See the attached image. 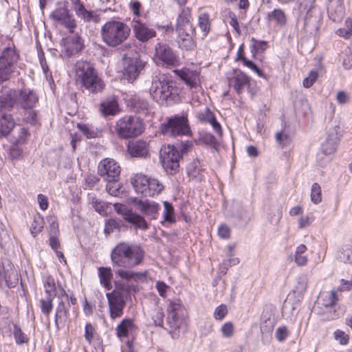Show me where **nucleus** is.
Listing matches in <instances>:
<instances>
[{
	"label": "nucleus",
	"instance_id": "f257e3e1",
	"mask_svg": "<svg viewBox=\"0 0 352 352\" xmlns=\"http://www.w3.org/2000/svg\"><path fill=\"white\" fill-rule=\"evenodd\" d=\"M38 102V96L29 88L9 89L0 95V111H12L14 109L23 111V120L34 124L37 121V113L34 109Z\"/></svg>",
	"mask_w": 352,
	"mask_h": 352
},
{
	"label": "nucleus",
	"instance_id": "f03ea898",
	"mask_svg": "<svg viewBox=\"0 0 352 352\" xmlns=\"http://www.w3.org/2000/svg\"><path fill=\"white\" fill-rule=\"evenodd\" d=\"M144 257V252L140 246L125 242L118 243L111 252L113 266L126 269L140 265Z\"/></svg>",
	"mask_w": 352,
	"mask_h": 352
},
{
	"label": "nucleus",
	"instance_id": "7ed1b4c3",
	"mask_svg": "<svg viewBox=\"0 0 352 352\" xmlns=\"http://www.w3.org/2000/svg\"><path fill=\"white\" fill-rule=\"evenodd\" d=\"M76 82L82 89L91 94L100 93L105 85L98 76L93 64L85 60H78L75 65Z\"/></svg>",
	"mask_w": 352,
	"mask_h": 352
},
{
	"label": "nucleus",
	"instance_id": "20e7f679",
	"mask_svg": "<svg viewBox=\"0 0 352 352\" xmlns=\"http://www.w3.org/2000/svg\"><path fill=\"white\" fill-rule=\"evenodd\" d=\"M130 34V27L118 20L107 21L100 30L101 39L109 47H116L122 45L129 38Z\"/></svg>",
	"mask_w": 352,
	"mask_h": 352
},
{
	"label": "nucleus",
	"instance_id": "39448f33",
	"mask_svg": "<svg viewBox=\"0 0 352 352\" xmlns=\"http://www.w3.org/2000/svg\"><path fill=\"white\" fill-rule=\"evenodd\" d=\"M191 15L189 10H184L177 20L176 32L177 43L183 50L192 51L196 48L195 28L192 24Z\"/></svg>",
	"mask_w": 352,
	"mask_h": 352
},
{
	"label": "nucleus",
	"instance_id": "423d86ee",
	"mask_svg": "<svg viewBox=\"0 0 352 352\" xmlns=\"http://www.w3.org/2000/svg\"><path fill=\"white\" fill-rule=\"evenodd\" d=\"M173 81L155 78L153 80L150 94L158 104L169 105L178 98V89Z\"/></svg>",
	"mask_w": 352,
	"mask_h": 352
},
{
	"label": "nucleus",
	"instance_id": "0eeeda50",
	"mask_svg": "<svg viewBox=\"0 0 352 352\" xmlns=\"http://www.w3.org/2000/svg\"><path fill=\"white\" fill-rule=\"evenodd\" d=\"M144 124L142 120L133 116H125L116 122L115 131L118 138L128 139L137 137L142 133Z\"/></svg>",
	"mask_w": 352,
	"mask_h": 352
},
{
	"label": "nucleus",
	"instance_id": "6e6552de",
	"mask_svg": "<svg viewBox=\"0 0 352 352\" xmlns=\"http://www.w3.org/2000/svg\"><path fill=\"white\" fill-rule=\"evenodd\" d=\"M19 54L14 45L4 47L0 53V83L9 80L15 72Z\"/></svg>",
	"mask_w": 352,
	"mask_h": 352
},
{
	"label": "nucleus",
	"instance_id": "1a4fd4ad",
	"mask_svg": "<svg viewBox=\"0 0 352 352\" xmlns=\"http://www.w3.org/2000/svg\"><path fill=\"white\" fill-rule=\"evenodd\" d=\"M162 134L170 137L190 135L191 130L187 116H175L161 125Z\"/></svg>",
	"mask_w": 352,
	"mask_h": 352
},
{
	"label": "nucleus",
	"instance_id": "9d476101",
	"mask_svg": "<svg viewBox=\"0 0 352 352\" xmlns=\"http://www.w3.org/2000/svg\"><path fill=\"white\" fill-rule=\"evenodd\" d=\"M134 189L144 197H153L162 192L163 185L155 179L148 178L142 174H137L132 181Z\"/></svg>",
	"mask_w": 352,
	"mask_h": 352
},
{
	"label": "nucleus",
	"instance_id": "9b49d317",
	"mask_svg": "<svg viewBox=\"0 0 352 352\" xmlns=\"http://www.w3.org/2000/svg\"><path fill=\"white\" fill-rule=\"evenodd\" d=\"M58 304L55 311V325L57 330L63 328L67 320L69 315V307L75 305L77 300L75 297H69L64 289L58 294Z\"/></svg>",
	"mask_w": 352,
	"mask_h": 352
},
{
	"label": "nucleus",
	"instance_id": "f8f14e48",
	"mask_svg": "<svg viewBox=\"0 0 352 352\" xmlns=\"http://www.w3.org/2000/svg\"><path fill=\"white\" fill-rule=\"evenodd\" d=\"M154 59L158 65L166 67H176L179 63L178 56L165 43H157L155 45Z\"/></svg>",
	"mask_w": 352,
	"mask_h": 352
},
{
	"label": "nucleus",
	"instance_id": "ddd939ff",
	"mask_svg": "<svg viewBox=\"0 0 352 352\" xmlns=\"http://www.w3.org/2000/svg\"><path fill=\"white\" fill-rule=\"evenodd\" d=\"M180 157L179 151L173 145L164 146L160 150L162 164L166 171L170 175L178 171Z\"/></svg>",
	"mask_w": 352,
	"mask_h": 352
},
{
	"label": "nucleus",
	"instance_id": "4468645a",
	"mask_svg": "<svg viewBox=\"0 0 352 352\" xmlns=\"http://www.w3.org/2000/svg\"><path fill=\"white\" fill-rule=\"evenodd\" d=\"M123 65L124 77L133 82L144 68V63L140 60L139 52H135V56H130V54L125 55Z\"/></svg>",
	"mask_w": 352,
	"mask_h": 352
},
{
	"label": "nucleus",
	"instance_id": "2eb2a0df",
	"mask_svg": "<svg viewBox=\"0 0 352 352\" xmlns=\"http://www.w3.org/2000/svg\"><path fill=\"white\" fill-rule=\"evenodd\" d=\"M108 300L109 314L111 320L120 318L124 313L126 302L124 296L120 292L113 291L106 294Z\"/></svg>",
	"mask_w": 352,
	"mask_h": 352
},
{
	"label": "nucleus",
	"instance_id": "dca6fc26",
	"mask_svg": "<svg viewBox=\"0 0 352 352\" xmlns=\"http://www.w3.org/2000/svg\"><path fill=\"white\" fill-rule=\"evenodd\" d=\"M98 174L106 181L118 180L120 166L113 159L105 158L98 164Z\"/></svg>",
	"mask_w": 352,
	"mask_h": 352
},
{
	"label": "nucleus",
	"instance_id": "f3484780",
	"mask_svg": "<svg viewBox=\"0 0 352 352\" xmlns=\"http://www.w3.org/2000/svg\"><path fill=\"white\" fill-rule=\"evenodd\" d=\"M51 16L53 20L67 28L69 32H74L77 23L73 14L70 13L67 8H57L52 12Z\"/></svg>",
	"mask_w": 352,
	"mask_h": 352
},
{
	"label": "nucleus",
	"instance_id": "a211bd4d",
	"mask_svg": "<svg viewBox=\"0 0 352 352\" xmlns=\"http://www.w3.org/2000/svg\"><path fill=\"white\" fill-rule=\"evenodd\" d=\"M131 27L135 38L142 43L148 42L156 36V31L138 19L133 18Z\"/></svg>",
	"mask_w": 352,
	"mask_h": 352
},
{
	"label": "nucleus",
	"instance_id": "6ab92c4d",
	"mask_svg": "<svg viewBox=\"0 0 352 352\" xmlns=\"http://www.w3.org/2000/svg\"><path fill=\"white\" fill-rule=\"evenodd\" d=\"M6 281L9 287H14L19 280L17 272L9 259H3L0 263V281Z\"/></svg>",
	"mask_w": 352,
	"mask_h": 352
},
{
	"label": "nucleus",
	"instance_id": "aec40b11",
	"mask_svg": "<svg viewBox=\"0 0 352 352\" xmlns=\"http://www.w3.org/2000/svg\"><path fill=\"white\" fill-rule=\"evenodd\" d=\"M82 47V39L78 34L67 36L63 40L62 52L66 57L69 58L78 54Z\"/></svg>",
	"mask_w": 352,
	"mask_h": 352
},
{
	"label": "nucleus",
	"instance_id": "412c9836",
	"mask_svg": "<svg viewBox=\"0 0 352 352\" xmlns=\"http://www.w3.org/2000/svg\"><path fill=\"white\" fill-rule=\"evenodd\" d=\"M133 205L146 216L150 217L151 219H155L160 209V205L149 200H142L137 197L131 199Z\"/></svg>",
	"mask_w": 352,
	"mask_h": 352
},
{
	"label": "nucleus",
	"instance_id": "4be33fe9",
	"mask_svg": "<svg viewBox=\"0 0 352 352\" xmlns=\"http://www.w3.org/2000/svg\"><path fill=\"white\" fill-rule=\"evenodd\" d=\"M228 79L229 85L234 88L237 94H241L250 84V78L241 70H234Z\"/></svg>",
	"mask_w": 352,
	"mask_h": 352
},
{
	"label": "nucleus",
	"instance_id": "5701e85b",
	"mask_svg": "<svg viewBox=\"0 0 352 352\" xmlns=\"http://www.w3.org/2000/svg\"><path fill=\"white\" fill-rule=\"evenodd\" d=\"M196 118L203 123H209L213 128L214 131L221 136L223 134L220 123L217 120L214 114L210 109L206 107L203 111L197 113Z\"/></svg>",
	"mask_w": 352,
	"mask_h": 352
},
{
	"label": "nucleus",
	"instance_id": "b1692460",
	"mask_svg": "<svg viewBox=\"0 0 352 352\" xmlns=\"http://www.w3.org/2000/svg\"><path fill=\"white\" fill-rule=\"evenodd\" d=\"M177 75L191 89H197L200 85L199 72L190 68H183L177 71Z\"/></svg>",
	"mask_w": 352,
	"mask_h": 352
},
{
	"label": "nucleus",
	"instance_id": "393cba45",
	"mask_svg": "<svg viewBox=\"0 0 352 352\" xmlns=\"http://www.w3.org/2000/svg\"><path fill=\"white\" fill-rule=\"evenodd\" d=\"M339 135L336 129H331L327 134V137L321 145V151L326 155L335 153L337 150Z\"/></svg>",
	"mask_w": 352,
	"mask_h": 352
},
{
	"label": "nucleus",
	"instance_id": "a878e982",
	"mask_svg": "<svg viewBox=\"0 0 352 352\" xmlns=\"http://www.w3.org/2000/svg\"><path fill=\"white\" fill-rule=\"evenodd\" d=\"M74 10L76 15L85 23H98L100 19L96 12L87 10L80 0H75Z\"/></svg>",
	"mask_w": 352,
	"mask_h": 352
},
{
	"label": "nucleus",
	"instance_id": "bb28decb",
	"mask_svg": "<svg viewBox=\"0 0 352 352\" xmlns=\"http://www.w3.org/2000/svg\"><path fill=\"white\" fill-rule=\"evenodd\" d=\"M327 10L332 21L334 22L340 21L344 15L343 0H329Z\"/></svg>",
	"mask_w": 352,
	"mask_h": 352
},
{
	"label": "nucleus",
	"instance_id": "cd10ccee",
	"mask_svg": "<svg viewBox=\"0 0 352 352\" xmlns=\"http://www.w3.org/2000/svg\"><path fill=\"white\" fill-rule=\"evenodd\" d=\"M184 311L183 305L179 302H171L168 307L167 322L171 329H177L179 314Z\"/></svg>",
	"mask_w": 352,
	"mask_h": 352
},
{
	"label": "nucleus",
	"instance_id": "c85d7f7f",
	"mask_svg": "<svg viewBox=\"0 0 352 352\" xmlns=\"http://www.w3.org/2000/svg\"><path fill=\"white\" fill-rule=\"evenodd\" d=\"M100 111L101 114L107 117L108 116H116L120 112L119 105L115 98H107L100 104Z\"/></svg>",
	"mask_w": 352,
	"mask_h": 352
},
{
	"label": "nucleus",
	"instance_id": "c756f323",
	"mask_svg": "<svg viewBox=\"0 0 352 352\" xmlns=\"http://www.w3.org/2000/svg\"><path fill=\"white\" fill-rule=\"evenodd\" d=\"M204 169L199 160L194 161L187 166V173L189 178L196 182H201L204 179Z\"/></svg>",
	"mask_w": 352,
	"mask_h": 352
},
{
	"label": "nucleus",
	"instance_id": "7c9ffc66",
	"mask_svg": "<svg viewBox=\"0 0 352 352\" xmlns=\"http://www.w3.org/2000/svg\"><path fill=\"white\" fill-rule=\"evenodd\" d=\"M136 329L137 327L133 319L129 318H124L117 326L116 329V335L119 338H126Z\"/></svg>",
	"mask_w": 352,
	"mask_h": 352
},
{
	"label": "nucleus",
	"instance_id": "2f4dec72",
	"mask_svg": "<svg viewBox=\"0 0 352 352\" xmlns=\"http://www.w3.org/2000/svg\"><path fill=\"white\" fill-rule=\"evenodd\" d=\"M128 106L137 113L147 114L149 112L148 101L140 97L131 98L128 102Z\"/></svg>",
	"mask_w": 352,
	"mask_h": 352
},
{
	"label": "nucleus",
	"instance_id": "473e14b6",
	"mask_svg": "<svg viewBox=\"0 0 352 352\" xmlns=\"http://www.w3.org/2000/svg\"><path fill=\"white\" fill-rule=\"evenodd\" d=\"M129 153L134 157H144L148 153V143L144 140L131 142L128 146Z\"/></svg>",
	"mask_w": 352,
	"mask_h": 352
},
{
	"label": "nucleus",
	"instance_id": "72a5a7b5",
	"mask_svg": "<svg viewBox=\"0 0 352 352\" xmlns=\"http://www.w3.org/2000/svg\"><path fill=\"white\" fill-rule=\"evenodd\" d=\"M15 126V122L11 114L0 116V138L8 135Z\"/></svg>",
	"mask_w": 352,
	"mask_h": 352
},
{
	"label": "nucleus",
	"instance_id": "f704fd0d",
	"mask_svg": "<svg viewBox=\"0 0 352 352\" xmlns=\"http://www.w3.org/2000/svg\"><path fill=\"white\" fill-rule=\"evenodd\" d=\"M98 276L101 285H102L107 290L111 289L112 287L111 279L113 277L111 268L104 267H99Z\"/></svg>",
	"mask_w": 352,
	"mask_h": 352
},
{
	"label": "nucleus",
	"instance_id": "c9c22d12",
	"mask_svg": "<svg viewBox=\"0 0 352 352\" xmlns=\"http://www.w3.org/2000/svg\"><path fill=\"white\" fill-rule=\"evenodd\" d=\"M116 274L122 279L126 280H134L135 281L143 279L146 277V272H135L131 270L119 269L116 271Z\"/></svg>",
	"mask_w": 352,
	"mask_h": 352
},
{
	"label": "nucleus",
	"instance_id": "e433bc0d",
	"mask_svg": "<svg viewBox=\"0 0 352 352\" xmlns=\"http://www.w3.org/2000/svg\"><path fill=\"white\" fill-rule=\"evenodd\" d=\"M267 19L269 21H274L280 26H284L287 23V16L285 12L280 9L276 8L267 14Z\"/></svg>",
	"mask_w": 352,
	"mask_h": 352
},
{
	"label": "nucleus",
	"instance_id": "4c0bfd02",
	"mask_svg": "<svg viewBox=\"0 0 352 352\" xmlns=\"http://www.w3.org/2000/svg\"><path fill=\"white\" fill-rule=\"evenodd\" d=\"M78 128L87 138H96L100 136L102 130L92 125L78 124Z\"/></svg>",
	"mask_w": 352,
	"mask_h": 352
},
{
	"label": "nucleus",
	"instance_id": "58836bf2",
	"mask_svg": "<svg viewBox=\"0 0 352 352\" xmlns=\"http://www.w3.org/2000/svg\"><path fill=\"white\" fill-rule=\"evenodd\" d=\"M126 221L133 225L136 228L142 230H146L148 228V225L144 217L133 211Z\"/></svg>",
	"mask_w": 352,
	"mask_h": 352
},
{
	"label": "nucleus",
	"instance_id": "ea45409f",
	"mask_svg": "<svg viewBox=\"0 0 352 352\" xmlns=\"http://www.w3.org/2000/svg\"><path fill=\"white\" fill-rule=\"evenodd\" d=\"M307 251V247L304 244H300L296 248L295 252V263L298 266H305L307 265L308 261V258L307 256L304 255L305 252Z\"/></svg>",
	"mask_w": 352,
	"mask_h": 352
},
{
	"label": "nucleus",
	"instance_id": "a19ab883",
	"mask_svg": "<svg viewBox=\"0 0 352 352\" xmlns=\"http://www.w3.org/2000/svg\"><path fill=\"white\" fill-rule=\"evenodd\" d=\"M198 25L203 33V36H206L210 30V20L209 14L207 13H201L198 18Z\"/></svg>",
	"mask_w": 352,
	"mask_h": 352
},
{
	"label": "nucleus",
	"instance_id": "79ce46f5",
	"mask_svg": "<svg viewBox=\"0 0 352 352\" xmlns=\"http://www.w3.org/2000/svg\"><path fill=\"white\" fill-rule=\"evenodd\" d=\"M43 226L44 221L43 217L39 214L34 215L32 223L30 226V232L33 236H36L39 232H41Z\"/></svg>",
	"mask_w": 352,
	"mask_h": 352
},
{
	"label": "nucleus",
	"instance_id": "37998d69",
	"mask_svg": "<svg viewBox=\"0 0 352 352\" xmlns=\"http://www.w3.org/2000/svg\"><path fill=\"white\" fill-rule=\"evenodd\" d=\"M164 220L170 223H175V212L172 204L168 201H164Z\"/></svg>",
	"mask_w": 352,
	"mask_h": 352
},
{
	"label": "nucleus",
	"instance_id": "c03bdc74",
	"mask_svg": "<svg viewBox=\"0 0 352 352\" xmlns=\"http://www.w3.org/2000/svg\"><path fill=\"white\" fill-rule=\"evenodd\" d=\"M322 305L324 307H332L336 304L338 298L336 296V292H324L320 296Z\"/></svg>",
	"mask_w": 352,
	"mask_h": 352
},
{
	"label": "nucleus",
	"instance_id": "a18cd8bd",
	"mask_svg": "<svg viewBox=\"0 0 352 352\" xmlns=\"http://www.w3.org/2000/svg\"><path fill=\"white\" fill-rule=\"evenodd\" d=\"M164 314L161 307L155 308L151 314V318L155 326L163 327Z\"/></svg>",
	"mask_w": 352,
	"mask_h": 352
},
{
	"label": "nucleus",
	"instance_id": "49530a36",
	"mask_svg": "<svg viewBox=\"0 0 352 352\" xmlns=\"http://www.w3.org/2000/svg\"><path fill=\"white\" fill-rule=\"evenodd\" d=\"M311 200L314 204H318L322 201L321 187L318 183H314L311 189Z\"/></svg>",
	"mask_w": 352,
	"mask_h": 352
},
{
	"label": "nucleus",
	"instance_id": "de8ad7c7",
	"mask_svg": "<svg viewBox=\"0 0 352 352\" xmlns=\"http://www.w3.org/2000/svg\"><path fill=\"white\" fill-rule=\"evenodd\" d=\"M338 258L344 263L352 264V246H345L338 254Z\"/></svg>",
	"mask_w": 352,
	"mask_h": 352
},
{
	"label": "nucleus",
	"instance_id": "09e8293b",
	"mask_svg": "<svg viewBox=\"0 0 352 352\" xmlns=\"http://www.w3.org/2000/svg\"><path fill=\"white\" fill-rule=\"evenodd\" d=\"M53 297L47 296L46 299L40 300L41 309L46 316H49L53 308Z\"/></svg>",
	"mask_w": 352,
	"mask_h": 352
},
{
	"label": "nucleus",
	"instance_id": "8fccbe9b",
	"mask_svg": "<svg viewBox=\"0 0 352 352\" xmlns=\"http://www.w3.org/2000/svg\"><path fill=\"white\" fill-rule=\"evenodd\" d=\"M13 335L16 342L19 344L26 343L28 341V338L26 335L23 333L20 327L16 324H14Z\"/></svg>",
	"mask_w": 352,
	"mask_h": 352
},
{
	"label": "nucleus",
	"instance_id": "3c124183",
	"mask_svg": "<svg viewBox=\"0 0 352 352\" xmlns=\"http://www.w3.org/2000/svg\"><path fill=\"white\" fill-rule=\"evenodd\" d=\"M118 181H107L106 190L109 195L114 197H118L120 194V187Z\"/></svg>",
	"mask_w": 352,
	"mask_h": 352
},
{
	"label": "nucleus",
	"instance_id": "603ef678",
	"mask_svg": "<svg viewBox=\"0 0 352 352\" xmlns=\"http://www.w3.org/2000/svg\"><path fill=\"white\" fill-rule=\"evenodd\" d=\"M307 287V277L306 275H300L297 279V283L295 287L294 292L299 294L304 293Z\"/></svg>",
	"mask_w": 352,
	"mask_h": 352
},
{
	"label": "nucleus",
	"instance_id": "864d4df0",
	"mask_svg": "<svg viewBox=\"0 0 352 352\" xmlns=\"http://www.w3.org/2000/svg\"><path fill=\"white\" fill-rule=\"evenodd\" d=\"M113 208L118 214L122 216L123 219L126 221L129 216L133 212L131 209L128 208V207L122 204H115L113 205Z\"/></svg>",
	"mask_w": 352,
	"mask_h": 352
},
{
	"label": "nucleus",
	"instance_id": "5fc2aeb1",
	"mask_svg": "<svg viewBox=\"0 0 352 352\" xmlns=\"http://www.w3.org/2000/svg\"><path fill=\"white\" fill-rule=\"evenodd\" d=\"M290 332L285 326H280L277 328L275 332L276 339L280 342H284L289 336Z\"/></svg>",
	"mask_w": 352,
	"mask_h": 352
},
{
	"label": "nucleus",
	"instance_id": "6e6d98bb",
	"mask_svg": "<svg viewBox=\"0 0 352 352\" xmlns=\"http://www.w3.org/2000/svg\"><path fill=\"white\" fill-rule=\"evenodd\" d=\"M121 45L120 52L123 54V59L126 54H130V56H135V52H138L135 45L132 43H124Z\"/></svg>",
	"mask_w": 352,
	"mask_h": 352
},
{
	"label": "nucleus",
	"instance_id": "4d7b16f0",
	"mask_svg": "<svg viewBox=\"0 0 352 352\" xmlns=\"http://www.w3.org/2000/svg\"><path fill=\"white\" fill-rule=\"evenodd\" d=\"M252 52L261 53L264 52L267 47V43L263 41H258L254 38H252Z\"/></svg>",
	"mask_w": 352,
	"mask_h": 352
},
{
	"label": "nucleus",
	"instance_id": "13d9d810",
	"mask_svg": "<svg viewBox=\"0 0 352 352\" xmlns=\"http://www.w3.org/2000/svg\"><path fill=\"white\" fill-rule=\"evenodd\" d=\"M96 330L91 323H87L85 327V340L91 344L94 338Z\"/></svg>",
	"mask_w": 352,
	"mask_h": 352
},
{
	"label": "nucleus",
	"instance_id": "bf43d9fd",
	"mask_svg": "<svg viewBox=\"0 0 352 352\" xmlns=\"http://www.w3.org/2000/svg\"><path fill=\"white\" fill-rule=\"evenodd\" d=\"M199 140L207 145H215L217 143L216 138L212 134L207 132L201 133Z\"/></svg>",
	"mask_w": 352,
	"mask_h": 352
},
{
	"label": "nucleus",
	"instance_id": "052dcab7",
	"mask_svg": "<svg viewBox=\"0 0 352 352\" xmlns=\"http://www.w3.org/2000/svg\"><path fill=\"white\" fill-rule=\"evenodd\" d=\"M221 331L223 336L228 338L232 336L234 333V325L231 322H228L223 324L221 328Z\"/></svg>",
	"mask_w": 352,
	"mask_h": 352
},
{
	"label": "nucleus",
	"instance_id": "680f3d73",
	"mask_svg": "<svg viewBox=\"0 0 352 352\" xmlns=\"http://www.w3.org/2000/svg\"><path fill=\"white\" fill-rule=\"evenodd\" d=\"M228 314V309L225 305L218 306L214 312V317L216 320H221Z\"/></svg>",
	"mask_w": 352,
	"mask_h": 352
},
{
	"label": "nucleus",
	"instance_id": "e2e57ef3",
	"mask_svg": "<svg viewBox=\"0 0 352 352\" xmlns=\"http://www.w3.org/2000/svg\"><path fill=\"white\" fill-rule=\"evenodd\" d=\"M237 211L235 216L237 219L242 221L243 222H248L250 219V217L248 212L241 206H236Z\"/></svg>",
	"mask_w": 352,
	"mask_h": 352
},
{
	"label": "nucleus",
	"instance_id": "0e129e2a",
	"mask_svg": "<svg viewBox=\"0 0 352 352\" xmlns=\"http://www.w3.org/2000/svg\"><path fill=\"white\" fill-rule=\"evenodd\" d=\"M142 8L141 3L138 0H131L129 3V8L134 15V18L139 17L140 16V9Z\"/></svg>",
	"mask_w": 352,
	"mask_h": 352
},
{
	"label": "nucleus",
	"instance_id": "69168bd1",
	"mask_svg": "<svg viewBox=\"0 0 352 352\" xmlns=\"http://www.w3.org/2000/svg\"><path fill=\"white\" fill-rule=\"evenodd\" d=\"M318 78V73L314 71H311L309 73V75L308 77L305 78L303 80L302 84L303 86L306 88H309L311 87L314 84V82Z\"/></svg>",
	"mask_w": 352,
	"mask_h": 352
},
{
	"label": "nucleus",
	"instance_id": "338daca9",
	"mask_svg": "<svg viewBox=\"0 0 352 352\" xmlns=\"http://www.w3.org/2000/svg\"><path fill=\"white\" fill-rule=\"evenodd\" d=\"M350 98V94L345 91H339L336 94V100L340 104H344L349 102Z\"/></svg>",
	"mask_w": 352,
	"mask_h": 352
},
{
	"label": "nucleus",
	"instance_id": "774afa93",
	"mask_svg": "<svg viewBox=\"0 0 352 352\" xmlns=\"http://www.w3.org/2000/svg\"><path fill=\"white\" fill-rule=\"evenodd\" d=\"M274 322L270 319L264 320L261 324V331L262 333H271L274 329Z\"/></svg>",
	"mask_w": 352,
	"mask_h": 352
}]
</instances>
